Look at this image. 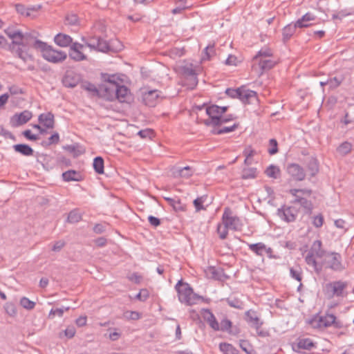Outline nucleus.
I'll list each match as a JSON object with an SVG mask.
<instances>
[{
	"label": "nucleus",
	"mask_w": 354,
	"mask_h": 354,
	"mask_svg": "<svg viewBox=\"0 0 354 354\" xmlns=\"http://www.w3.org/2000/svg\"><path fill=\"white\" fill-rule=\"evenodd\" d=\"M228 230H230V229L227 228L225 225H224L223 230H221V224L218 225L217 232L219 234V237H220L221 239L223 240V239H225L227 238V234H228Z\"/></svg>",
	"instance_id": "69168bd1"
},
{
	"label": "nucleus",
	"mask_w": 354,
	"mask_h": 354,
	"mask_svg": "<svg viewBox=\"0 0 354 354\" xmlns=\"http://www.w3.org/2000/svg\"><path fill=\"white\" fill-rule=\"evenodd\" d=\"M257 62L259 68V76L263 75L264 72L268 71L272 68H274V66L277 64L276 61L263 58H260L259 59L257 60Z\"/></svg>",
	"instance_id": "a878e982"
},
{
	"label": "nucleus",
	"mask_w": 354,
	"mask_h": 354,
	"mask_svg": "<svg viewBox=\"0 0 354 354\" xmlns=\"http://www.w3.org/2000/svg\"><path fill=\"white\" fill-rule=\"evenodd\" d=\"M0 135L3 136L5 138H10L12 140H16V138L12 133L5 129L2 125H0Z\"/></svg>",
	"instance_id": "0e129e2a"
},
{
	"label": "nucleus",
	"mask_w": 354,
	"mask_h": 354,
	"mask_svg": "<svg viewBox=\"0 0 354 354\" xmlns=\"http://www.w3.org/2000/svg\"><path fill=\"white\" fill-rule=\"evenodd\" d=\"M206 114L208 119L203 120V124L207 127H216L221 126V115L218 111V106L212 104L206 107Z\"/></svg>",
	"instance_id": "9d476101"
},
{
	"label": "nucleus",
	"mask_w": 354,
	"mask_h": 354,
	"mask_svg": "<svg viewBox=\"0 0 354 354\" xmlns=\"http://www.w3.org/2000/svg\"><path fill=\"white\" fill-rule=\"evenodd\" d=\"M75 333H76V330H75V327L73 326H69L67 327V328L66 330L59 333V337L60 338H62V335L64 334V336H66L67 338L71 339L75 336Z\"/></svg>",
	"instance_id": "5fc2aeb1"
},
{
	"label": "nucleus",
	"mask_w": 354,
	"mask_h": 354,
	"mask_svg": "<svg viewBox=\"0 0 354 354\" xmlns=\"http://www.w3.org/2000/svg\"><path fill=\"white\" fill-rule=\"evenodd\" d=\"M69 57L75 62H80L86 59V56L78 50H70Z\"/></svg>",
	"instance_id": "37998d69"
},
{
	"label": "nucleus",
	"mask_w": 354,
	"mask_h": 354,
	"mask_svg": "<svg viewBox=\"0 0 354 354\" xmlns=\"http://www.w3.org/2000/svg\"><path fill=\"white\" fill-rule=\"evenodd\" d=\"M4 32L8 37L12 39V41H15V40L17 39L21 31L19 30H13L11 28H8L6 29Z\"/></svg>",
	"instance_id": "13d9d810"
},
{
	"label": "nucleus",
	"mask_w": 354,
	"mask_h": 354,
	"mask_svg": "<svg viewBox=\"0 0 354 354\" xmlns=\"http://www.w3.org/2000/svg\"><path fill=\"white\" fill-rule=\"evenodd\" d=\"M225 93L230 97L238 98L244 104H252L254 101H258L257 92L245 89L244 86L237 88H228Z\"/></svg>",
	"instance_id": "20e7f679"
},
{
	"label": "nucleus",
	"mask_w": 354,
	"mask_h": 354,
	"mask_svg": "<svg viewBox=\"0 0 354 354\" xmlns=\"http://www.w3.org/2000/svg\"><path fill=\"white\" fill-rule=\"evenodd\" d=\"M32 116L30 111L25 110L20 113H15L10 119V124L12 127H17L27 123Z\"/></svg>",
	"instance_id": "dca6fc26"
},
{
	"label": "nucleus",
	"mask_w": 354,
	"mask_h": 354,
	"mask_svg": "<svg viewBox=\"0 0 354 354\" xmlns=\"http://www.w3.org/2000/svg\"><path fill=\"white\" fill-rule=\"evenodd\" d=\"M239 125V124L238 123H235L232 126L225 127L221 129H216V127H214V129L211 131V133L214 135H221L232 132L238 128Z\"/></svg>",
	"instance_id": "e433bc0d"
},
{
	"label": "nucleus",
	"mask_w": 354,
	"mask_h": 354,
	"mask_svg": "<svg viewBox=\"0 0 354 354\" xmlns=\"http://www.w3.org/2000/svg\"><path fill=\"white\" fill-rule=\"evenodd\" d=\"M21 134L28 140L36 141L39 139V136L32 134L30 129L22 131Z\"/></svg>",
	"instance_id": "052dcab7"
},
{
	"label": "nucleus",
	"mask_w": 354,
	"mask_h": 354,
	"mask_svg": "<svg viewBox=\"0 0 354 354\" xmlns=\"http://www.w3.org/2000/svg\"><path fill=\"white\" fill-rule=\"evenodd\" d=\"M295 26L292 24H288L282 29V41L286 44L295 33Z\"/></svg>",
	"instance_id": "7c9ffc66"
},
{
	"label": "nucleus",
	"mask_w": 354,
	"mask_h": 354,
	"mask_svg": "<svg viewBox=\"0 0 354 354\" xmlns=\"http://www.w3.org/2000/svg\"><path fill=\"white\" fill-rule=\"evenodd\" d=\"M245 320L252 328L261 327L263 324V322L257 315V313L251 310L245 313Z\"/></svg>",
	"instance_id": "aec40b11"
},
{
	"label": "nucleus",
	"mask_w": 354,
	"mask_h": 354,
	"mask_svg": "<svg viewBox=\"0 0 354 354\" xmlns=\"http://www.w3.org/2000/svg\"><path fill=\"white\" fill-rule=\"evenodd\" d=\"M239 346L247 354H252L254 351L252 344L246 339H241L239 341Z\"/></svg>",
	"instance_id": "de8ad7c7"
},
{
	"label": "nucleus",
	"mask_w": 354,
	"mask_h": 354,
	"mask_svg": "<svg viewBox=\"0 0 354 354\" xmlns=\"http://www.w3.org/2000/svg\"><path fill=\"white\" fill-rule=\"evenodd\" d=\"M19 303L23 308L28 310H32L36 305L35 302L30 301L28 298L26 297H23L22 298H21Z\"/></svg>",
	"instance_id": "8fccbe9b"
},
{
	"label": "nucleus",
	"mask_w": 354,
	"mask_h": 354,
	"mask_svg": "<svg viewBox=\"0 0 354 354\" xmlns=\"http://www.w3.org/2000/svg\"><path fill=\"white\" fill-rule=\"evenodd\" d=\"M204 56L203 57V59L209 60L212 57H213L216 53L214 49V44L208 45L203 50Z\"/></svg>",
	"instance_id": "603ef678"
},
{
	"label": "nucleus",
	"mask_w": 354,
	"mask_h": 354,
	"mask_svg": "<svg viewBox=\"0 0 354 354\" xmlns=\"http://www.w3.org/2000/svg\"><path fill=\"white\" fill-rule=\"evenodd\" d=\"M309 252L318 258H323L327 253L322 249V242L320 240H316L313 243Z\"/></svg>",
	"instance_id": "cd10ccee"
},
{
	"label": "nucleus",
	"mask_w": 354,
	"mask_h": 354,
	"mask_svg": "<svg viewBox=\"0 0 354 354\" xmlns=\"http://www.w3.org/2000/svg\"><path fill=\"white\" fill-rule=\"evenodd\" d=\"M219 349L225 353H230V354H239V351L233 345L226 342H221L219 344Z\"/></svg>",
	"instance_id": "4c0bfd02"
},
{
	"label": "nucleus",
	"mask_w": 354,
	"mask_h": 354,
	"mask_svg": "<svg viewBox=\"0 0 354 354\" xmlns=\"http://www.w3.org/2000/svg\"><path fill=\"white\" fill-rule=\"evenodd\" d=\"M41 8V6L39 5L26 8L24 4H21V3L15 4L16 11L19 14H20L21 15H25L26 17H29L31 18H35V15H32V14H30V11L38 12Z\"/></svg>",
	"instance_id": "5701e85b"
},
{
	"label": "nucleus",
	"mask_w": 354,
	"mask_h": 354,
	"mask_svg": "<svg viewBox=\"0 0 354 354\" xmlns=\"http://www.w3.org/2000/svg\"><path fill=\"white\" fill-rule=\"evenodd\" d=\"M62 176L63 180L66 182L81 181L83 180L81 172L74 169H70L63 172Z\"/></svg>",
	"instance_id": "393cba45"
},
{
	"label": "nucleus",
	"mask_w": 354,
	"mask_h": 354,
	"mask_svg": "<svg viewBox=\"0 0 354 354\" xmlns=\"http://www.w3.org/2000/svg\"><path fill=\"white\" fill-rule=\"evenodd\" d=\"M149 297V292L147 289H142L136 295L135 298L139 301H145Z\"/></svg>",
	"instance_id": "680f3d73"
},
{
	"label": "nucleus",
	"mask_w": 354,
	"mask_h": 354,
	"mask_svg": "<svg viewBox=\"0 0 354 354\" xmlns=\"http://www.w3.org/2000/svg\"><path fill=\"white\" fill-rule=\"evenodd\" d=\"M299 209L294 206H286L283 205L277 209V215L284 221L291 223L295 221Z\"/></svg>",
	"instance_id": "9b49d317"
},
{
	"label": "nucleus",
	"mask_w": 354,
	"mask_h": 354,
	"mask_svg": "<svg viewBox=\"0 0 354 354\" xmlns=\"http://www.w3.org/2000/svg\"><path fill=\"white\" fill-rule=\"evenodd\" d=\"M322 267L330 268L334 271H342L344 269L342 263V257L339 253L335 252H327L323 257L321 263Z\"/></svg>",
	"instance_id": "0eeeda50"
},
{
	"label": "nucleus",
	"mask_w": 354,
	"mask_h": 354,
	"mask_svg": "<svg viewBox=\"0 0 354 354\" xmlns=\"http://www.w3.org/2000/svg\"><path fill=\"white\" fill-rule=\"evenodd\" d=\"M175 288L178 292L179 301L187 306H192L196 304L199 299H203V297L194 292L189 283L184 282L182 279L177 282Z\"/></svg>",
	"instance_id": "7ed1b4c3"
},
{
	"label": "nucleus",
	"mask_w": 354,
	"mask_h": 354,
	"mask_svg": "<svg viewBox=\"0 0 354 354\" xmlns=\"http://www.w3.org/2000/svg\"><path fill=\"white\" fill-rule=\"evenodd\" d=\"M41 47L40 52L46 61L54 64L63 62L67 58V54L62 50H55L47 43H39Z\"/></svg>",
	"instance_id": "39448f33"
},
{
	"label": "nucleus",
	"mask_w": 354,
	"mask_h": 354,
	"mask_svg": "<svg viewBox=\"0 0 354 354\" xmlns=\"http://www.w3.org/2000/svg\"><path fill=\"white\" fill-rule=\"evenodd\" d=\"M180 72L187 80L190 82L189 84L196 86L198 84L197 73L193 68L192 64H186L180 67Z\"/></svg>",
	"instance_id": "4468645a"
},
{
	"label": "nucleus",
	"mask_w": 354,
	"mask_h": 354,
	"mask_svg": "<svg viewBox=\"0 0 354 354\" xmlns=\"http://www.w3.org/2000/svg\"><path fill=\"white\" fill-rule=\"evenodd\" d=\"M336 317L333 314H326L325 316H321L319 318L318 323L315 327H329L333 326Z\"/></svg>",
	"instance_id": "c756f323"
},
{
	"label": "nucleus",
	"mask_w": 354,
	"mask_h": 354,
	"mask_svg": "<svg viewBox=\"0 0 354 354\" xmlns=\"http://www.w3.org/2000/svg\"><path fill=\"white\" fill-rule=\"evenodd\" d=\"M265 174L270 178L277 179L280 177L281 170L278 166L270 165L265 170Z\"/></svg>",
	"instance_id": "473e14b6"
},
{
	"label": "nucleus",
	"mask_w": 354,
	"mask_h": 354,
	"mask_svg": "<svg viewBox=\"0 0 354 354\" xmlns=\"http://www.w3.org/2000/svg\"><path fill=\"white\" fill-rule=\"evenodd\" d=\"M351 150H352V144L347 141L342 142L337 148V152L342 156H344L348 154L351 151Z\"/></svg>",
	"instance_id": "58836bf2"
},
{
	"label": "nucleus",
	"mask_w": 354,
	"mask_h": 354,
	"mask_svg": "<svg viewBox=\"0 0 354 354\" xmlns=\"http://www.w3.org/2000/svg\"><path fill=\"white\" fill-rule=\"evenodd\" d=\"M104 159L101 156H97L94 158L93 162V167L95 171L97 174H104Z\"/></svg>",
	"instance_id": "72a5a7b5"
},
{
	"label": "nucleus",
	"mask_w": 354,
	"mask_h": 354,
	"mask_svg": "<svg viewBox=\"0 0 354 354\" xmlns=\"http://www.w3.org/2000/svg\"><path fill=\"white\" fill-rule=\"evenodd\" d=\"M130 90L124 85L119 84L115 89V99L120 102H127L130 96Z\"/></svg>",
	"instance_id": "6ab92c4d"
},
{
	"label": "nucleus",
	"mask_w": 354,
	"mask_h": 354,
	"mask_svg": "<svg viewBox=\"0 0 354 354\" xmlns=\"http://www.w3.org/2000/svg\"><path fill=\"white\" fill-rule=\"evenodd\" d=\"M138 135L141 138H151L153 136V131L150 129H142L138 131Z\"/></svg>",
	"instance_id": "e2e57ef3"
},
{
	"label": "nucleus",
	"mask_w": 354,
	"mask_h": 354,
	"mask_svg": "<svg viewBox=\"0 0 354 354\" xmlns=\"http://www.w3.org/2000/svg\"><path fill=\"white\" fill-rule=\"evenodd\" d=\"M348 286V283L343 281H335L326 284L325 289L330 297H346L347 292H345V289Z\"/></svg>",
	"instance_id": "1a4fd4ad"
},
{
	"label": "nucleus",
	"mask_w": 354,
	"mask_h": 354,
	"mask_svg": "<svg viewBox=\"0 0 354 354\" xmlns=\"http://www.w3.org/2000/svg\"><path fill=\"white\" fill-rule=\"evenodd\" d=\"M225 300L230 307L240 310L243 309L244 308V303L237 297H230L226 298Z\"/></svg>",
	"instance_id": "f704fd0d"
},
{
	"label": "nucleus",
	"mask_w": 354,
	"mask_h": 354,
	"mask_svg": "<svg viewBox=\"0 0 354 354\" xmlns=\"http://www.w3.org/2000/svg\"><path fill=\"white\" fill-rule=\"evenodd\" d=\"M257 176V169L255 167H245L242 170L241 178L246 180L255 178Z\"/></svg>",
	"instance_id": "c9c22d12"
},
{
	"label": "nucleus",
	"mask_w": 354,
	"mask_h": 354,
	"mask_svg": "<svg viewBox=\"0 0 354 354\" xmlns=\"http://www.w3.org/2000/svg\"><path fill=\"white\" fill-rule=\"evenodd\" d=\"M307 169L310 171V177L315 176L319 171V165L317 159L315 157L310 156L304 160Z\"/></svg>",
	"instance_id": "4be33fe9"
},
{
	"label": "nucleus",
	"mask_w": 354,
	"mask_h": 354,
	"mask_svg": "<svg viewBox=\"0 0 354 354\" xmlns=\"http://www.w3.org/2000/svg\"><path fill=\"white\" fill-rule=\"evenodd\" d=\"M116 87L102 84L100 85L98 97H103L107 101H113L115 99V89Z\"/></svg>",
	"instance_id": "f3484780"
},
{
	"label": "nucleus",
	"mask_w": 354,
	"mask_h": 354,
	"mask_svg": "<svg viewBox=\"0 0 354 354\" xmlns=\"http://www.w3.org/2000/svg\"><path fill=\"white\" fill-rule=\"evenodd\" d=\"M272 56V52L270 48L261 49L258 53L253 57L254 62H257L260 58H266Z\"/></svg>",
	"instance_id": "09e8293b"
},
{
	"label": "nucleus",
	"mask_w": 354,
	"mask_h": 354,
	"mask_svg": "<svg viewBox=\"0 0 354 354\" xmlns=\"http://www.w3.org/2000/svg\"><path fill=\"white\" fill-rule=\"evenodd\" d=\"M82 88L88 91L92 92L94 95L98 96L100 86L97 88L93 84L86 82L82 85Z\"/></svg>",
	"instance_id": "3c124183"
},
{
	"label": "nucleus",
	"mask_w": 354,
	"mask_h": 354,
	"mask_svg": "<svg viewBox=\"0 0 354 354\" xmlns=\"http://www.w3.org/2000/svg\"><path fill=\"white\" fill-rule=\"evenodd\" d=\"M54 41L57 45L61 47H67L72 44L73 39L68 35L58 33L55 36Z\"/></svg>",
	"instance_id": "bb28decb"
},
{
	"label": "nucleus",
	"mask_w": 354,
	"mask_h": 354,
	"mask_svg": "<svg viewBox=\"0 0 354 354\" xmlns=\"http://www.w3.org/2000/svg\"><path fill=\"white\" fill-rule=\"evenodd\" d=\"M172 176L174 178H188L193 175V169L189 166H186L183 168L174 167L171 169Z\"/></svg>",
	"instance_id": "b1692460"
},
{
	"label": "nucleus",
	"mask_w": 354,
	"mask_h": 354,
	"mask_svg": "<svg viewBox=\"0 0 354 354\" xmlns=\"http://www.w3.org/2000/svg\"><path fill=\"white\" fill-rule=\"evenodd\" d=\"M38 120L46 129H53L55 127V116L52 112L40 114Z\"/></svg>",
	"instance_id": "412c9836"
},
{
	"label": "nucleus",
	"mask_w": 354,
	"mask_h": 354,
	"mask_svg": "<svg viewBox=\"0 0 354 354\" xmlns=\"http://www.w3.org/2000/svg\"><path fill=\"white\" fill-rule=\"evenodd\" d=\"M324 223V216L322 214H319L317 216H315L313 221V224L316 227H320L323 225Z\"/></svg>",
	"instance_id": "774afa93"
},
{
	"label": "nucleus",
	"mask_w": 354,
	"mask_h": 354,
	"mask_svg": "<svg viewBox=\"0 0 354 354\" xmlns=\"http://www.w3.org/2000/svg\"><path fill=\"white\" fill-rule=\"evenodd\" d=\"M6 313L10 317H15L17 315L16 306L12 302H8L4 306Z\"/></svg>",
	"instance_id": "6e6d98bb"
},
{
	"label": "nucleus",
	"mask_w": 354,
	"mask_h": 354,
	"mask_svg": "<svg viewBox=\"0 0 354 354\" xmlns=\"http://www.w3.org/2000/svg\"><path fill=\"white\" fill-rule=\"evenodd\" d=\"M206 276L208 278L220 280L221 279V274L220 272L215 268V267L209 266L207 268V269L205 271Z\"/></svg>",
	"instance_id": "49530a36"
},
{
	"label": "nucleus",
	"mask_w": 354,
	"mask_h": 354,
	"mask_svg": "<svg viewBox=\"0 0 354 354\" xmlns=\"http://www.w3.org/2000/svg\"><path fill=\"white\" fill-rule=\"evenodd\" d=\"M315 255H314L312 253H310L308 252V254L306 255V257L305 258V261L308 265L313 266L315 268V270L317 273H319L322 270V265L320 266L319 268H318V264L315 258Z\"/></svg>",
	"instance_id": "79ce46f5"
},
{
	"label": "nucleus",
	"mask_w": 354,
	"mask_h": 354,
	"mask_svg": "<svg viewBox=\"0 0 354 354\" xmlns=\"http://www.w3.org/2000/svg\"><path fill=\"white\" fill-rule=\"evenodd\" d=\"M286 171L288 174L296 181H302L306 178L304 169L297 163H289L287 165Z\"/></svg>",
	"instance_id": "ddd939ff"
},
{
	"label": "nucleus",
	"mask_w": 354,
	"mask_h": 354,
	"mask_svg": "<svg viewBox=\"0 0 354 354\" xmlns=\"http://www.w3.org/2000/svg\"><path fill=\"white\" fill-rule=\"evenodd\" d=\"M77 145H71L64 147V149L68 151V152L73 153V157L76 158L84 153V151L77 150Z\"/></svg>",
	"instance_id": "bf43d9fd"
},
{
	"label": "nucleus",
	"mask_w": 354,
	"mask_h": 354,
	"mask_svg": "<svg viewBox=\"0 0 354 354\" xmlns=\"http://www.w3.org/2000/svg\"><path fill=\"white\" fill-rule=\"evenodd\" d=\"M294 204H299L303 208L305 214L310 215L313 209V204L311 201L308 200L302 196H296L292 201Z\"/></svg>",
	"instance_id": "a211bd4d"
},
{
	"label": "nucleus",
	"mask_w": 354,
	"mask_h": 354,
	"mask_svg": "<svg viewBox=\"0 0 354 354\" xmlns=\"http://www.w3.org/2000/svg\"><path fill=\"white\" fill-rule=\"evenodd\" d=\"M313 191L310 189H290L289 193L293 196H310Z\"/></svg>",
	"instance_id": "a18cd8bd"
},
{
	"label": "nucleus",
	"mask_w": 354,
	"mask_h": 354,
	"mask_svg": "<svg viewBox=\"0 0 354 354\" xmlns=\"http://www.w3.org/2000/svg\"><path fill=\"white\" fill-rule=\"evenodd\" d=\"M80 74L73 71H67L62 77V82L65 87L74 88L80 83Z\"/></svg>",
	"instance_id": "2eb2a0df"
},
{
	"label": "nucleus",
	"mask_w": 354,
	"mask_h": 354,
	"mask_svg": "<svg viewBox=\"0 0 354 354\" xmlns=\"http://www.w3.org/2000/svg\"><path fill=\"white\" fill-rule=\"evenodd\" d=\"M102 79L106 84L116 87L119 85L117 82L118 78L115 75H109L108 73H102Z\"/></svg>",
	"instance_id": "a19ab883"
},
{
	"label": "nucleus",
	"mask_w": 354,
	"mask_h": 354,
	"mask_svg": "<svg viewBox=\"0 0 354 354\" xmlns=\"http://www.w3.org/2000/svg\"><path fill=\"white\" fill-rule=\"evenodd\" d=\"M270 147L268 151L270 155H274L279 151L278 142L276 139L272 138L269 140Z\"/></svg>",
	"instance_id": "4d7b16f0"
},
{
	"label": "nucleus",
	"mask_w": 354,
	"mask_h": 354,
	"mask_svg": "<svg viewBox=\"0 0 354 354\" xmlns=\"http://www.w3.org/2000/svg\"><path fill=\"white\" fill-rule=\"evenodd\" d=\"M299 348L310 350L315 346L314 342L309 338L301 339L297 343Z\"/></svg>",
	"instance_id": "c03bdc74"
},
{
	"label": "nucleus",
	"mask_w": 354,
	"mask_h": 354,
	"mask_svg": "<svg viewBox=\"0 0 354 354\" xmlns=\"http://www.w3.org/2000/svg\"><path fill=\"white\" fill-rule=\"evenodd\" d=\"M124 316L128 319L138 320L140 318V314L136 311H127L124 313Z\"/></svg>",
	"instance_id": "338daca9"
},
{
	"label": "nucleus",
	"mask_w": 354,
	"mask_h": 354,
	"mask_svg": "<svg viewBox=\"0 0 354 354\" xmlns=\"http://www.w3.org/2000/svg\"><path fill=\"white\" fill-rule=\"evenodd\" d=\"M206 196H203L201 197H198L194 200L193 203L196 208V212H199L201 210L205 209V207L203 205V203L206 198Z\"/></svg>",
	"instance_id": "864d4df0"
},
{
	"label": "nucleus",
	"mask_w": 354,
	"mask_h": 354,
	"mask_svg": "<svg viewBox=\"0 0 354 354\" xmlns=\"http://www.w3.org/2000/svg\"><path fill=\"white\" fill-rule=\"evenodd\" d=\"M82 218V216L80 213L79 209H74L68 213L67 221L71 223H75L80 221Z\"/></svg>",
	"instance_id": "ea45409f"
},
{
	"label": "nucleus",
	"mask_w": 354,
	"mask_h": 354,
	"mask_svg": "<svg viewBox=\"0 0 354 354\" xmlns=\"http://www.w3.org/2000/svg\"><path fill=\"white\" fill-rule=\"evenodd\" d=\"M39 43H44V41L37 39L36 32L23 33L21 31L17 39L15 41H12L8 45V50L15 56L25 62L28 60L33 61L34 57L30 53L29 50L30 48L40 50L41 47L39 46Z\"/></svg>",
	"instance_id": "f257e3e1"
},
{
	"label": "nucleus",
	"mask_w": 354,
	"mask_h": 354,
	"mask_svg": "<svg viewBox=\"0 0 354 354\" xmlns=\"http://www.w3.org/2000/svg\"><path fill=\"white\" fill-rule=\"evenodd\" d=\"M202 310L203 319L214 330H221L232 335H237L241 333L240 328L236 325L233 326L232 322L225 315L219 324L209 309L204 308Z\"/></svg>",
	"instance_id": "f03ea898"
},
{
	"label": "nucleus",
	"mask_w": 354,
	"mask_h": 354,
	"mask_svg": "<svg viewBox=\"0 0 354 354\" xmlns=\"http://www.w3.org/2000/svg\"><path fill=\"white\" fill-rule=\"evenodd\" d=\"M82 41H85V44L94 50L102 53H109L111 51H115L112 45L107 41L102 39L99 36H93L85 39L82 37Z\"/></svg>",
	"instance_id": "423d86ee"
},
{
	"label": "nucleus",
	"mask_w": 354,
	"mask_h": 354,
	"mask_svg": "<svg viewBox=\"0 0 354 354\" xmlns=\"http://www.w3.org/2000/svg\"><path fill=\"white\" fill-rule=\"evenodd\" d=\"M250 250L253 252L255 254L260 257L264 256V252L266 250V245L261 242L257 243L248 244Z\"/></svg>",
	"instance_id": "2f4dec72"
},
{
	"label": "nucleus",
	"mask_w": 354,
	"mask_h": 354,
	"mask_svg": "<svg viewBox=\"0 0 354 354\" xmlns=\"http://www.w3.org/2000/svg\"><path fill=\"white\" fill-rule=\"evenodd\" d=\"M161 91L154 89L150 90L142 93V102L148 106L154 107L160 100L164 98L160 95Z\"/></svg>",
	"instance_id": "f8f14e48"
},
{
	"label": "nucleus",
	"mask_w": 354,
	"mask_h": 354,
	"mask_svg": "<svg viewBox=\"0 0 354 354\" xmlns=\"http://www.w3.org/2000/svg\"><path fill=\"white\" fill-rule=\"evenodd\" d=\"M222 221L227 228L234 231L241 230L243 225L240 218L236 216H233V212L229 207L224 209Z\"/></svg>",
	"instance_id": "6e6552de"
},
{
	"label": "nucleus",
	"mask_w": 354,
	"mask_h": 354,
	"mask_svg": "<svg viewBox=\"0 0 354 354\" xmlns=\"http://www.w3.org/2000/svg\"><path fill=\"white\" fill-rule=\"evenodd\" d=\"M12 147L15 152L25 156H31L34 154V150L27 144H16Z\"/></svg>",
	"instance_id": "c85d7f7f"
}]
</instances>
